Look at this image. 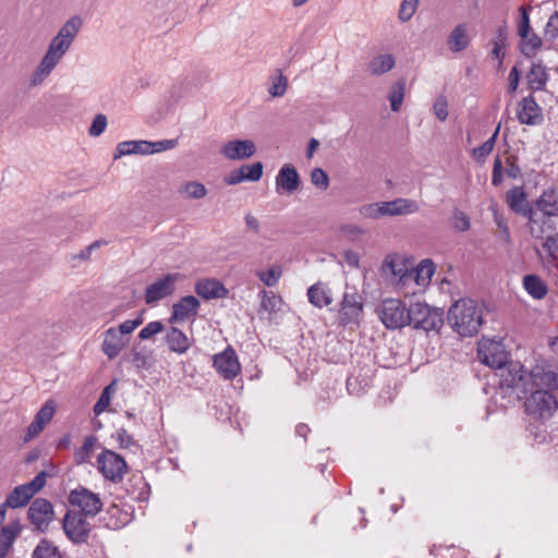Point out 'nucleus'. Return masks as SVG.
<instances>
[{"label": "nucleus", "instance_id": "f257e3e1", "mask_svg": "<svg viewBox=\"0 0 558 558\" xmlns=\"http://www.w3.org/2000/svg\"><path fill=\"white\" fill-rule=\"evenodd\" d=\"M495 376L498 378L496 395L508 399V403L523 399L536 387L558 388V374L538 365L526 373L519 362H510Z\"/></svg>", "mask_w": 558, "mask_h": 558}, {"label": "nucleus", "instance_id": "f03ea898", "mask_svg": "<svg viewBox=\"0 0 558 558\" xmlns=\"http://www.w3.org/2000/svg\"><path fill=\"white\" fill-rule=\"evenodd\" d=\"M82 27V19L71 16L52 37L48 49L29 77L32 87L40 86L57 68L65 53L70 50L75 37Z\"/></svg>", "mask_w": 558, "mask_h": 558}, {"label": "nucleus", "instance_id": "7ed1b4c3", "mask_svg": "<svg viewBox=\"0 0 558 558\" xmlns=\"http://www.w3.org/2000/svg\"><path fill=\"white\" fill-rule=\"evenodd\" d=\"M448 323L460 336L472 337L483 324V306L472 299H460L451 305Z\"/></svg>", "mask_w": 558, "mask_h": 558}, {"label": "nucleus", "instance_id": "20e7f679", "mask_svg": "<svg viewBox=\"0 0 558 558\" xmlns=\"http://www.w3.org/2000/svg\"><path fill=\"white\" fill-rule=\"evenodd\" d=\"M418 204L409 198H396L388 202L364 204L359 208L363 218L377 220L385 216H404L417 213Z\"/></svg>", "mask_w": 558, "mask_h": 558}, {"label": "nucleus", "instance_id": "39448f33", "mask_svg": "<svg viewBox=\"0 0 558 558\" xmlns=\"http://www.w3.org/2000/svg\"><path fill=\"white\" fill-rule=\"evenodd\" d=\"M547 387H536L529 390L524 401V409L527 415L534 420L547 421L557 411L558 401Z\"/></svg>", "mask_w": 558, "mask_h": 558}, {"label": "nucleus", "instance_id": "423d86ee", "mask_svg": "<svg viewBox=\"0 0 558 558\" xmlns=\"http://www.w3.org/2000/svg\"><path fill=\"white\" fill-rule=\"evenodd\" d=\"M409 325L425 331L439 330L444 324V312L422 302L409 306Z\"/></svg>", "mask_w": 558, "mask_h": 558}, {"label": "nucleus", "instance_id": "0eeeda50", "mask_svg": "<svg viewBox=\"0 0 558 558\" xmlns=\"http://www.w3.org/2000/svg\"><path fill=\"white\" fill-rule=\"evenodd\" d=\"M478 360L496 372L512 362L501 340L482 339L477 348Z\"/></svg>", "mask_w": 558, "mask_h": 558}, {"label": "nucleus", "instance_id": "6e6552de", "mask_svg": "<svg viewBox=\"0 0 558 558\" xmlns=\"http://www.w3.org/2000/svg\"><path fill=\"white\" fill-rule=\"evenodd\" d=\"M379 271L385 280L398 288H403L411 282L410 263L398 254H388Z\"/></svg>", "mask_w": 558, "mask_h": 558}, {"label": "nucleus", "instance_id": "1a4fd4ad", "mask_svg": "<svg viewBox=\"0 0 558 558\" xmlns=\"http://www.w3.org/2000/svg\"><path fill=\"white\" fill-rule=\"evenodd\" d=\"M47 473L40 471L29 483L19 485L8 494L4 505L7 508L17 509L25 507L29 500L46 485Z\"/></svg>", "mask_w": 558, "mask_h": 558}, {"label": "nucleus", "instance_id": "9d476101", "mask_svg": "<svg viewBox=\"0 0 558 558\" xmlns=\"http://www.w3.org/2000/svg\"><path fill=\"white\" fill-rule=\"evenodd\" d=\"M378 314L381 323L388 329H399L409 325V307L401 300H384Z\"/></svg>", "mask_w": 558, "mask_h": 558}, {"label": "nucleus", "instance_id": "9b49d317", "mask_svg": "<svg viewBox=\"0 0 558 558\" xmlns=\"http://www.w3.org/2000/svg\"><path fill=\"white\" fill-rule=\"evenodd\" d=\"M97 469L106 480L120 483L128 471V464L122 456L105 449L97 457Z\"/></svg>", "mask_w": 558, "mask_h": 558}, {"label": "nucleus", "instance_id": "f8f14e48", "mask_svg": "<svg viewBox=\"0 0 558 558\" xmlns=\"http://www.w3.org/2000/svg\"><path fill=\"white\" fill-rule=\"evenodd\" d=\"M66 537L74 544H84L90 534V523L82 513L68 511L62 521Z\"/></svg>", "mask_w": 558, "mask_h": 558}, {"label": "nucleus", "instance_id": "ddd939ff", "mask_svg": "<svg viewBox=\"0 0 558 558\" xmlns=\"http://www.w3.org/2000/svg\"><path fill=\"white\" fill-rule=\"evenodd\" d=\"M69 501L72 506L80 508L84 517H95L102 508V501L99 495L87 488L81 487L70 493Z\"/></svg>", "mask_w": 558, "mask_h": 558}, {"label": "nucleus", "instance_id": "4468645a", "mask_svg": "<svg viewBox=\"0 0 558 558\" xmlns=\"http://www.w3.org/2000/svg\"><path fill=\"white\" fill-rule=\"evenodd\" d=\"M213 365L216 372L226 380H232L241 372L238 355L230 347L214 355Z\"/></svg>", "mask_w": 558, "mask_h": 558}, {"label": "nucleus", "instance_id": "2eb2a0df", "mask_svg": "<svg viewBox=\"0 0 558 558\" xmlns=\"http://www.w3.org/2000/svg\"><path fill=\"white\" fill-rule=\"evenodd\" d=\"M180 279V274H168L149 284L145 291V302L155 304L158 301L171 295L174 292L175 283Z\"/></svg>", "mask_w": 558, "mask_h": 558}, {"label": "nucleus", "instance_id": "dca6fc26", "mask_svg": "<svg viewBox=\"0 0 558 558\" xmlns=\"http://www.w3.org/2000/svg\"><path fill=\"white\" fill-rule=\"evenodd\" d=\"M27 515L34 527L44 532L52 521L53 507L49 500L45 498H36L31 504Z\"/></svg>", "mask_w": 558, "mask_h": 558}, {"label": "nucleus", "instance_id": "f3484780", "mask_svg": "<svg viewBox=\"0 0 558 558\" xmlns=\"http://www.w3.org/2000/svg\"><path fill=\"white\" fill-rule=\"evenodd\" d=\"M517 119L525 125H539L543 122V110L532 94L518 102Z\"/></svg>", "mask_w": 558, "mask_h": 558}, {"label": "nucleus", "instance_id": "a211bd4d", "mask_svg": "<svg viewBox=\"0 0 558 558\" xmlns=\"http://www.w3.org/2000/svg\"><path fill=\"white\" fill-rule=\"evenodd\" d=\"M256 153V145L251 140H232L220 148V155L229 160H243L251 158Z\"/></svg>", "mask_w": 558, "mask_h": 558}, {"label": "nucleus", "instance_id": "6ab92c4d", "mask_svg": "<svg viewBox=\"0 0 558 558\" xmlns=\"http://www.w3.org/2000/svg\"><path fill=\"white\" fill-rule=\"evenodd\" d=\"M506 202L515 214L529 218L530 222H535V211L529 205L526 193L522 186H514L506 194Z\"/></svg>", "mask_w": 558, "mask_h": 558}, {"label": "nucleus", "instance_id": "aec40b11", "mask_svg": "<svg viewBox=\"0 0 558 558\" xmlns=\"http://www.w3.org/2000/svg\"><path fill=\"white\" fill-rule=\"evenodd\" d=\"M199 301L196 296L186 295L172 305V314L169 318L170 323H183L185 320H194L199 308Z\"/></svg>", "mask_w": 558, "mask_h": 558}, {"label": "nucleus", "instance_id": "412c9836", "mask_svg": "<svg viewBox=\"0 0 558 558\" xmlns=\"http://www.w3.org/2000/svg\"><path fill=\"white\" fill-rule=\"evenodd\" d=\"M363 311L361 296L356 292H345L341 301L340 319L343 325L357 323Z\"/></svg>", "mask_w": 558, "mask_h": 558}, {"label": "nucleus", "instance_id": "4be33fe9", "mask_svg": "<svg viewBox=\"0 0 558 558\" xmlns=\"http://www.w3.org/2000/svg\"><path fill=\"white\" fill-rule=\"evenodd\" d=\"M102 336L101 350L109 360L117 357L128 344V340L119 333L116 327H110Z\"/></svg>", "mask_w": 558, "mask_h": 558}, {"label": "nucleus", "instance_id": "5701e85b", "mask_svg": "<svg viewBox=\"0 0 558 558\" xmlns=\"http://www.w3.org/2000/svg\"><path fill=\"white\" fill-rule=\"evenodd\" d=\"M300 175L292 165H283L276 177L277 192L294 193L300 186Z\"/></svg>", "mask_w": 558, "mask_h": 558}, {"label": "nucleus", "instance_id": "b1692460", "mask_svg": "<svg viewBox=\"0 0 558 558\" xmlns=\"http://www.w3.org/2000/svg\"><path fill=\"white\" fill-rule=\"evenodd\" d=\"M195 292L205 300L222 299L228 295V290L217 279L198 280L195 283Z\"/></svg>", "mask_w": 558, "mask_h": 558}, {"label": "nucleus", "instance_id": "393cba45", "mask_svg": "<svg viewBox=\"0 0 558 558\" xmlns=\"http://www.w3.org/2000/svg\"><path fill=\"white\" fill-rule=\"evenodd\" d=\"M165 341L168 349L177 354L186 353L192 345V340L177 327H170L166 331Z\"/></svg>", "mask_w": 558, "mask_h": 558}, {"label": "nucleus", "instance_id": "a878e982", "mask_svg": "<svg viewBox=\"0 0 558 558\" xmlns=\"http://www.w3.org/2000/svg\"><path fill=\"white\" fill-rule=\"evenodd\" d=\"M21 532L22 525L19 520L11 521L0 529V558L8 555Z\"/></svg>", "mask_w": 558, "mask_h": 558}, {"label": "nucleus", "instance_id": "bb28decb", "mask_svg": "<svg viewBox=\"0 0 558 558\" xmlns=\"http://www.w3.org/2000/svg\"><path fill=\"white\" fill-rule=\"evenodd\" d=\"M548 80V70L542 63H533L526 73L527 86L532 93L544 90Z\"/></svg>", "mask_w": 558, "mask_h": 558}, {"label": "nucleus", "instance_id": "cd10ccee", "mask_svg": "<svg viewBox=\"0 0 558 558\" xmlns=\"http://www.w3.org/2000/svg\"><path fill=\"white\" fill-rule=\"evenodd\" d=\"M535 207L544 216L558 218V191L554 189L544 191L535 202Z\"/></svg>", "mask_w": 558, "mask_h": 558}, {"label": "nucleus", "instance_id": "c85d7f7f", "mask_svg": "<svg viewBox=\"0 0 558 558\" xmlns=\"http://www.w3.org/2000/svg\"><path fill=\"white\" fill-rule=\"evenodd\" d=\"M447 43L449 49L454 53L465 50L471 43L468 26L465 24L456 26L449 34Z\"/></svg>", "mask_w": 558, "mask_h": 558}, {"label": "nucleus", "instance_id": "c756f323", "mask_svg": "<svg viewBox=\"0 0 558 558\" xmlns=\"http://www.w3.org/2000/svg\"><path fill=\"white\" fill-rule=\"evenodd\" d=\"M522 284L526 293L534 300H543L548 293L546 282L537 275L524 276Z\"/></svg>", "mask_w": 558, "mask_h": 558}, {"label": "nucleus", "instance_id": "7c9ffc66", "mask_svg": "<svg viewBox=\"0 0 558 558\" xmlns=\"http://www.w3.org/2000/svg\"><path fill=\"white\" fill-rule=\"evenodd\" d=\"M307 298L310 303L318 308L328 306L332 302L330 290L320 282H317L308 288Z\"/></svg>", "mask_w": 558, "mask_h": 558}, {"label": "nucleus", "instance_id": "2f4dec72", "mask_svg": "<svg viewBox=\"0 0 558 558\" xmlns=\"http://www.w3.org/2000/svg\"><path fill=\"white\" fill-rule=\"evenodd\" d=\"M434 271V263L429 259L422 260L415 268L410 264L411 282L414 281L417 286H426Z\"/></svg>", "mask_w": 558, "mask_h": 558}, {"label": "nucleus", "instance_id": "473e14b6", "mask_svg": "<svg viewBox=\"0 0 558 558\" xmlns=\"http://www.w3.org/2000/svg\"><path fill=\"white\" fill-rule=\"evenodd\" d=\"M149 155L147 150V141H124L118 144L114 159L128 155Z\"/></svg>", "mask_w": 558, "mask_h": 558}, {"label": "nucleus", "instance_id": "72a5a7b5", "mask_svg": "<svg viewBox=\"0 0 558 558\" xmlns=\"http://www.w3.org/2000/svg\"><path fill=\"white\" fill-rule=\"evenodd\" d=\"M395 64L396 60L391 53L378 54L369 61L368 71L378 76L389 72Z\"/></svg>", "mask_w": 558, "mask_h": 558}, {"label": "nucleus", "instance_id": "f704fd0d", "mask_svg": "<svg viewBox=\"0 0 558 558\" xmlns=\"http://www.w3.org/2000/svg\"><path fill=\"white\" fill-rule=\"evenodd\" d=\"M539 255L546 263L558 269V233L545 240Z\"/></svg>", "mask_w": 558, "mask_h": 558}, {"label": "nucleus", "instance_id": "c9c22d12", "mask_svg": "<svg viewBox=\"0 0 558 558\" xmlns=\"http://www.w3.org/2000/svg\"><path fill=\"white\" fill-rule=\"evenodd\" d=\"M520 50L526 58H532L536 54L537 50L542 47L541 37L532 29L526 34V37H520Z\"/></svg>", "mask_w": 558, "mask_h": 558}, {"label": "nucleus", "instance_id": "e433bc0d", "mask_svg": "<svg viewBox=\"0 0 558 558\" xmlns=\"http://www.w3.org/2000/svg\"><path fill=\"white\" fill-rule=\"evenodd\" d=\"M107 514L109 519L106 521V526L111 530H119L130 521L129 513L121 511L116 505L108 508Z\"/></svg>", "mask_w": 558, "mask_h": 558}, {"label": "nucleus", "instance_id": "4c0bfd02", "mask_svg": "<svg viewBox=\"0 0 558 558\" xmlns=\"http://www.w3.org/2000/svg\"><path fill=\"white\" fill-rule=\"evenodd\" d=\"M32 558H62V555L52 542L44 538L33 550Z\"/></svg>", "mask_w": 558, "mask_h": 558}, {"label": "nucleus", "instance_id": "58836bf2", "mask_svg": "<svg viewBox=\"0 0 558 558\" xmlns=\"http://www.w3.org/2000/svg\"><path fill=\"white\" fill-rule=\"evenodd\" d=\"M499 130H500V125H498L496 128L495 132L487 141H485L481 146L475 147L472 150V157L477 162H481V163L484 162L486 157L492 153V150L494 149V146L496 144V141H497V137L499 134Z\"/></svg>", "mask_w": 558, "mask_h": 558}, {"label": "nucleus", "instance_id": "ea45409f", "mask_svg": "<svg viewBox=\"0 0 558 558\" xmlns=\"http://www.w3.org/2000/svg\"><path fill=\"white\" fill-rule=\"evenodd\" d=\"M96 442L97 438L94 435L85 437L82 447L74 453V459L77 464L89 462Z\"/></svg>", "mask_w": 558, "mask_h": 558}, {"label": "nucleus", "instance_id": "a19ab883", "mask_svg": "<svg viewBox=\"0 0 558 558\" xmlns=\"http://www.w3.org/2000/svg\"><path fill=\"white\" fill-rule=\"evenodd\" d=\"M180 194H182L185 198L192 199H201L206 196L207 189L203 183L191 181L184 183L180 190Z\"/></svg>", "mask_w": 558, "mask_h": 558}, {"label": "nucleus", "instance_id": "79ce46f5", "mask_svg": "<svg viewBox=\"0 0 558 558\" xmlns=\"http://www.w3.org/2000/svg\"><path fill=\"white\" fill-rule=\"evenodd\" d=\"M114 391H116V381H112L107 387H105V389L100 393L98 401L94 405V413L96 415L101 414L109 407L111 397L114 393Z\"/></svg>", "mask_w": 558, "mask_h": 558}, {"label": "nucleus", "instance_id": "37998d69", "mask_svg": "<svg viewBox=\"0 0 558 558\" xmlns=\"http://www.w3.org/2000/svg\"><path fill=\"white\" fill-rule=\"evenodd\" d=\"M404 81H398L393 86L389 94V101L392 111H398L402 105L404 98Z\"/></svg>", "mask_w": 558, "mask_h": 558}, {"label": "nucleus", "instance_id": "c03bdc74", "mask_svg": "<svg viewBox=\"0 0 558 558\" xmlns=\"http://www.w3.org/2000/svg\"><path fill=\"white\" fill-rule=\"evenodd\" d=\"M257 276L265 286L274 287L277 284L281 277V268L279 266H272L267 270L259 271Z\"/></svg>", "mask_w": 558, "mask_h": 558}, {"label": "nucleus", "instance_id": "a18cd8bd", "mask_svg": "<svg viewBox=\"0 0 558 558\" xmlns=\"http://www.w3.org/2000/svg\"><path fill=\"white\" fill-rule=\"evenodd\" d=\"M418 0H402L398 17L401 22H408L416 12Z\"/></svg>", "mask_w": 558, "mask_h": 558}, {"label": "nucleus", "instance_id": "49530a36", "mask_svg": "<svg viewBox=\"0 0 558 558\" xmlns=\"http://www.w3.org/2000/svg\"><path fill=\"white\" fill-rule=\"evenodd\" d=\"M287 87H288V80L281 72H279L278 75L272 77L271 86L269 88V94L272 97H281L286 94Z\"/></svg>", "mask_w": 558, "mask_h": 558}, {"label": "nucleus", "instance_id": "de8ad7c7", "mask_svg": "<svg viewBox=\"0 0 558 558\" xmlns=\"http://www.w3.org/2000/svg\"><path fill=\"white\" fill-rule=\"evenodd\" d=\"M178 146V140H162L157 142L147 141V150H149V155L155 153H161L165 150L173 149Z\"/></svg>", "mask_w": 558, "mask_h": 558}, {"label": "nucleus", "instance_id": "09e8293b", "mask_svg": "<svg viewBox=\"0 0 558 558\" xmlns=\"http://www.w3.org/2000/svg\"><path fill=\"white\" fill-rule=\"evenodd\" d=\"M520 21L518 23V35L519 37H526V34L532 29L530 25V11L531 7H521Z\"/></svg>", "mask_w": 558, "mask_h": 558}, {"label": "nucleus", "instance_id": "8fccbe9b", "mask_svg": "<svg viewBox=\"0 0 558 558\" xmlns=\"http://www.w3.org/2000/svg\"><path fill=\"white\" fill-rule=\"evenodd\" d=\"M368 385L369 380L367 378L360 380V377L355 375L347 378V389L350 395H360Z\"/></svg>", "mask_w": 558, "mask_h": 558}, {"label": "nucleus", "instance_id": "3c124183", "mask_svg": "<svg viewBox=\"0 0 558 558\" xmlns=\"http://www.w3.org/2000/svg\"><path fill=\"white\" fill-rule=\"evenodd\" d=\"M311 182L317 189L325 191L329 186V177L322 168H314L311 173Z\"/></svg>", "mask_w": 558, "mask_h": 558}, {"label": "nucleus", "instance_id": "603ef678", "mask_svg": "<svg viewBox=\"0 0 558 558\" xmlns=\"http://www.w3.org/2000/svg\"><path fill=\"white\" fill-rule=\"evenodd\" d=\"M506 44H507V31L505 27H499L497 37L493 41L494 47L492 50V56L501 61V59L504 58V53H501V49L506 46Z\"/></svg>", "mask_w": 558, "mask_h": 558}, {"label": "nucleus", "instance_id": "864d4df0", "mask_svg": "<svg viewBox=\"0 0 558 558\" xmlns=\"http://www.w3.org/2000/svg\"><path fill=\"white\" fill-rule=\"evenodd\" d=\"M281 303V299L275 295L272 292H263L262 296V308L269 314L277 312L278 306Z\"/></svg>", "mask_w": 558, "mask_h": 558}, {"label": "nucleus", "instance_id": "5fc2aeb1", "mask_svg": "<svg viewBox=\"0 0 558 558\" xmlns=\"http://www.w3.org/2000/svg\"><path fill=\"white\" fill-rule=\"evenodd\" d=\"M56 412V405L53 401H47L35 415V418L40 422L44 426L48 424Z\"/></svg>", "mask_w": 558, "mask_h": 558}, {"label": "nucleus", "instance_id": "6e6d98bb", "mask_svg": "<svg viewBox=\"0 0 558 558\" xmlns=\"http://www.w3.org/2000/svg\"><path fill=\"white\" fill-rule=\"evenodd\" d=\"M162 330L163 324L161 322H150L138 332V338L141 340H149L154 336L160 333Z\"/></svg>", "mask_w": 558, "mask_h": 558}, {"label": "nucleus", "instance_id": "4d7b16f0", "mask_svg": "<svg viewBox=\"0 0 558 558\" xmlns=\"http://www.w3.org/2000/svg\"><path fill=\"white\" fill-rule=\"evenodd\" d=\"M544 37L547 40H554L558 37V11L549 16L544 28Z\"/></svg>", "mask_w": 558, "mask_h": 558}, {"label": "nucleus", "instance_id": "13d9d810", "mask_svg": "<svg viewBox=\"0 0 558 558\" xmlns=\"http://www.w3.org/2000/svg\"><path fill=\"white\" fill-rule=\"evenodd\" d=\"M452 227L462 232L468 231L471 227L470 218L463 211L454 209Z\"/></svg>", "mask_w": 558, "mask_h": 558}, {"label": "nucleus", "instance_id": "bf43d9fd", "mask_svg": "<svg viewBox=\"0 0 558 558\" xmlns=\"http://www.w3.org/2000/svg\"><path fill=\"white\" fill-rule=\"evenodd\" d=\"M107 128V117L105 114H97L88 130L90 136L97 137L101 135Z\"/></svg>", "mask_w": 558, "mask_h": 558}, {"label": "nucleus", "instance_id": "052dcab7", "mask_svg": "<svg viewBox=\"0 0 558 558\" xmlns=\"http://www.w3.org/2000/svg\"><path fill=\"white\" fill-rule=\"evenodd\" d=\"M143 324V313L138 314L134 319H128L117 328L122 336L132 333L140 325Z\"/></svg>", "mask_w": 558, "mask_h": 558}, {"label": "nucleus", "instance_id": "680f3d73", "mask_svg": "<svg viewBox=\"0 0 558 558\" xmlns=\"http://www.w3.org/2000/svg\"><path fill=\"white\" fill-rule=\"evenodd\" d=\"M435 116L439 121H446L448 118V101L445 96H439L433 106Z\"/></svg>", "mask_w": 558, "mask_h": 558}, {"label": "nucleus", "instance_id": "e2e57ef3", "mask_svg": "<svg viewBox=\"0 0 558 558\" xmlns=\"http://www.w3.org/2000/svg\"><path fill=\"white\" fill-rule=\"evenodd\" d=\"M246 181L256 182L262 178L263 165L262 162H255L253 165L243 166Z\"/></svg>", "mask_w": 558, "mask_h": 558}, {"label": "nucleus", "instance_id": "0e129e2a", "mask_svg": "<svg viewBox=\"0 0 558 558\" xmlns=\"http://www.w3.org/2000/svg\"><path fill=\"white\" fill-rule=\"evenodd\" d=\"M116 439L119 442L120 448L126 449L131 447H137L136 441L124 428L117 430Z\"/></svg>", "mask_w": 558, "mask_h": 558}, {"label": "nucleus", "instance_id": "69168bd1", "mask_svg": "<svg viewBox=\"0 0 558 558\" xmlns=\"http://www.w3.org/2000/svg\"><path fill=\"white\" fill-rule=\"evenodd\" d=\"M107 244H108V242L106 240H96L93 243H90L89 245H87L85 248L80 251V253L75 257L80 258L82 260H87V259H89L90 254L94 251L99 250L100 247H102Z\"/></svg>", "mask_w": 558, "mask_h": 558}, {"label": "nucleus", "instance_id": "338daca9", "mask_svg": "<svg viewBox=\"0 0 558 558\" xmlns=\"http://www.w3.org/2000/svg\"><path fill=\"white\" fill-rule=\"evenodd\" d=\"M504 181V171H502V161L499 156H497L494 160L493 173H492V184L494 186H499Z\"/></svg>", "mask_w": 558, "mask_h": 558}, {"label": "nucleus", "instance_id": "774afa93", "mask_svg": "<svg viewBox=\"0 0 558 558\" xmlns=\"http://www.w3.org/2000/svg\"><path fill=\"white\" fill-rule=\"evenodd\" d=\"M243 181H246L243 166L236 170L231 171L226 178L225 182L229 185H235Z\"/></svg>", "mask_w": 558, "mask_h": 558}]
</instances>
